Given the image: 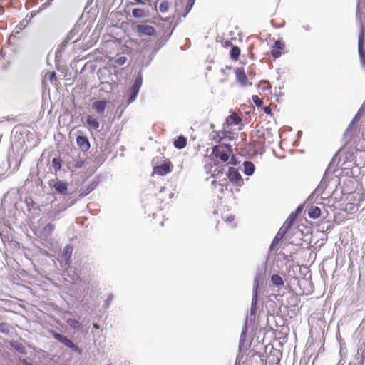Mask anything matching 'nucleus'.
Listing matches in <instances>:
<instances>
[{
  "mask_svg": "<svg viewBox=\"0 0 365 365\" xmlns=\"http://www.w3.org/2000/svg\"><path fill=\"white\" fill-rule=\"evenodd\" d=\"M277 137L276 133H272L270 128H266L262 130L257 131V139L253 140L255 147H257V150H262L266 145L272 144Z\"/></svg>",
  "mask_w": 365,
  "mask_h": 365,
  "instance_id": "f257e3e1",
  "label": "nucleus"
},
{
  "mask_svg": "<svg viewBox=\"0 0 365 365\" xmlns=\"http://www.w3.org/2000/svg\"><path fill=\"white\" fill-rule=\"evenodd\" d=\"M232 153V150L230 145L220 144L213 147L212 154L215 159L225 163L228 161Z\"/></svg>",
  "mask_w": 365,
  "mask_h": 365,
  "instance_id": "f03ea898",
  "label": "nucleus"
},
{
  "mask_svg": "<svg viewBox=\"0 0 365 365\" xmlns=\"http://www.w3.org/2000/svg\"><path fill=\"white\" fill-rule=\"evenodd\" d=\"M236 81L242 87H247L252 86V82L248 80L243 68L237 67L234 71Z\"/></svg>",
  "mask_w": 365,
  "mask_h": 365,
  "instance_id": "7ed1b4c3",
  "label": "nucleus"
},
{
  "mask_svg": "<svg viewBox=\"0 0 365 365\" xmlns=\"http://www.w3.org/2000/svg\"><path fill=\"white\" fill-rule=\"evenodd\" d=\"M141 85H142V78H141V76H138L135 78L133 84L132 85V86L130 87V88L129 90L130 97H129V99L128 101V103H130L135 100L136 96L138 93V91L141 87Z\"/></svg>",
  "mask_w": 365,
  "mask_h": 365,
  "instance_id": "20e7f679",
  "label": "nucleus"
},
{
  "mask_svg": "<svg viewBox=\"0 0 365 365\" xmlns=\"http://www.w3.org/2000/svg\"><path fill=\"white\" fill-rule=\"evenodd\" d=\"M173 165L170 161L166 160L160 165H156L153 168V174L165 175L171 172Z\"/></svg>",
  "mask_w": 365,
  "mask_h": 365,
  "instance_id": "39448f33",
  "label": "nucleus"
},
{
  "mask_svg": "<svg viewBox=\"0 0 365 365\" xmlns=\"http://www.w3.org/2000/svg\"><path fill=\"white\" fill-rule=\"evenodd\" d=\"M135 31L140 36L144 35L152 36H155L156 34L155 28L150 25H137L135 27Z\"/></svg>",
  "mask_w": 365,
  "mask_h": 365,
  "instance_id": "423d86ee",
  "label": "nucleus"
},
{
  "mask_svg": "<svg viewBox=\"0 0 365 365\" xmlns=\"http://www.w3.org/2000/svg\"><path fill=\"white\" fill-rule=\"evenodd\" d=\"M52 336H53L54 339L59 341L65 346L71 348L73 351H77L78 347L73 343L71 340H70L66 336L55 331H52Z\"/></svg>",
  "mask_w": 365,
  "mask_h": 365,
  "instance_id": "0eeeda50",
  "label": "nucleus"
},
{
  "mask_svg": "<svg viewBox=\"0 0 365 365\" xmlns=\"http://www.w3.org/2000/svg\"><path fill=\"white\" fill-rule=\"evenodd\" d=\"M285 48V44L281 40L275 41L274 46L271 49V55L274 58H277L281 56L284 49Z\"/></svg>",
  "mask_w": 365,
  "mask_h": 365,
  "instance_id": "6e6552de",
  "label": "nucleus"
},
{
  "mask_svg": "<svg viewBox=\"0 0 365 365\" xmlns=\"http://www.w3.org/2000/svg\"><path fill=\"white\" fill-rule=\"evenodd\" d=\"M300 207H298L296 210V212H292L280 228L282 229L284 232H287L288 230L293 226L296 220L297 213L300 211Z\"/></svg>",
  "mask_w": 365,
  "mask_h": 365,
  "instance_id": "1a4fd4ad",
  "label": "nucleus"
},
{
  "mask_svg": "<svg viewBox=\"0 0 365 365\" xmlns=\"http://www.w3.org/2000/svg\"><path fill=\"white\" fill-rule=\"evenodd\" d=\"M108 101L106 100L96 101L92 103V108L101 116L104 115V112Z\"/></svg>",
  "mask_w": 365,
  "mask_h": 365,
  "instance_id": "9d476101",
  "label": "nucleus"
},
{
  "mask_svg": "<svg viewBox=\"0 0 365 365\" xmlns=\"http://www.w3.org/2000/svg\"><path fill=\"white\" fill-rule=\"evenodd\" d=\"M227 175L231 182L237 185H240L242 182L241 175L235 168H230Z\"/></svg>",
  "mask_w": 365,
  "mask_h": 365,
  "instance_id": "9b49d317",
  "label": "nucleus"
},
{
  "mask_svg": "<svg viewBox=\"0 0 365 365\" xmlns=\"http://www.w3.org/2000/svg\"><path fill=\"white\" fill-rule=\"evenodd\" d=\"M76 143L80 149L83 152L88 151L91 146L89 140L86 136H77Z\"/></svg>",
  "mask_w": 365,
  "mask_h": 365,
  "instance_id": "f8f14e48",
  "label": "nucleus"
},
{
  "mask_svg": "<svg viewBox=\"0 0 365 365\" xmlns=\"http://www.w3.org/2000/svg\"><path fill=\"white\" fill-rule=\"evenodd\" d=\"M73 246L71 245H67L65 246L62 257L63 258L65 263L68 265H70L71 263V257L73 253Z\"/></svg>",
  "mask_w": 365,
  "mask_h": 365,
  "instance_id": "ddd939ff",
  "label": "nucleus"
},
{
  "mask_svg": "<svg viewBox=\"0 0 365 365\" xmlns=\"http://www.w3.org/2000/svg\"><path fill=\"white\" fill-rule=\"evenodd\" d=\"M56 192L61 195H66L68 191V183L61 180H56L53 184Z\"/></svg>",
  "mask_w": 365,
  "mask_h": 365,
  "instance_id": "4468645a",
  "label": "nucleus"
},
{
  "mask_svg": "<svg viewBox=\"0 0 365 365\" xmlns=\"http://www.w3.org/2000/svg\"><path fill=\"white\" fill-rule=\"evenodd\" d=\"M225 46H231V49L230 51V58L233 61H237L239 59V56L240 55L241 51L240 48L237 46H233L231 42L226 41Z\"/></svg>",
  "mask_w": 365,
  "mask_h": 365,
  "instance_id": "2eb2a0df",
  "label": "nucleus"
},
{
  "mask_svg": "<svg viewBox=\"0 0 365 365\" xmlns=\"http://www.w3.org/2000/svg\"><path fill=\"white\" fill-rule=\"evenodd\" d=\"M242 118L235 112L232 113V114L226 118V123L228 126L237 125L240 124Z\"/></svg>",
  "mask_w": 365,
  "mask_h": 365,
  "instance_id": "dca6fc26",
  "label": "nucleus"
},
{
  "mask_svg": "<svg viewBox=\"0 0 365 365\" xmlns=\"http://www.w3.org/2000/svg\"><path fill=\"white\" fill-rule=\"evenodd\" d=\"M86 123L89 128L93 130H98L100 127V123L98 122V118L91 115L86 117Z\"/></svg>",
  "mask_w": 365,
  "mask_h": 365,
  "instance_id": "f3484780",
  "label": "nucleus"
},
{
  "mask_svg": "<svg viewBox=\"0 0 365 365\" xmlns=\"http://www.w3.org/2000/svg\"><path fill=\"white\" fill-rule=\"evenodd\" d=\"M98 185L96 182H92L87 186L82 187L80 190V197H84L92 192Z\"/></svg>",
  "mask_w": 365,
  "mask_h": 365,
  "instance_id": "a211bd4d",
  "label": "nucleus"
},
{
  "mask_svg": "<svg viewBox=\"0 0 365 365\" xmlns=\"http://www.w3.org/2000/svg\"><path fill=\"white\" fill-rule=\"evenodd\" d=\"M174 146L178 149H182L187 145V138L182 135H180L175 140Z\"/></svg>",
  "mask_w": 365,
  "mask_h": 365,
  "instance_id": "6ab92c4d",
  "label": "nucleus"
},
{
  "mask_svg": "<svg viewBox=\"0 0 365 365\" xmlns=\"http://www.w3.org/2000/svg\"><path fill=\"white\" fill-rule=\"evenodd\" d=\"M359 205L355 202H347L344 207V211L348 214H353L357 212Z\"/></svg>",
  "mask_w": 365,
  "mask_h": 365,
  "instance_id": "aec40b11",
  "label": "nucleus"
},
{
  "mask_svg": "<svg viewBox=\"0 0 365 365\" xmlns=\"http://www.w3.org/2000/svg\"><path fill=\"white\" fill-rule=\"evenodd\" d=\"M308 215L312 219H317L321 215V210L317 206H312L308 211Z\"/></svg>",
  "mask_w": 365,
  "mask_h": 365,
  "instance_id": "412c9836",
  "label": "nucleus"
},
{
  "mask_svg": "<svg viewBox=\"0 0 365 365\" xmlns=\"http://www.w3.org/2000/svg\"><path fill=\"white\" fill-rule=\"evenodd\" d=\"M54 230L55 225L53 223H48L43 227L41 230V234L43 236L48 237L50 236L53 232Z\"/></svg>",
  "mask_w": 365,
  "mask_h": 365,
  "instance_id": "4be33fe9",
  "label": "nucleus"
},
{
  "mask_svg": "<svg viewBox=\"0 0 365 365\" xmlns=\"http://www.w3.org/2000/svg\"><path fill=\"white\" fill-rule=\"evenodd\" d=\"M245 173L247 175H250L254 173L255 166L252 163L246 161L244 163Z\"/></svg>",
  "mask_w": 365,
  "mask_h": 365,
  "instance_id": "5701e85b",
  "label": "nucleus"
},
{
  "mask_svg": "<svg viewBox=\"0 0 365 365\" xmlns=\"http://www.w3.org/2000/svg\"><path fill=\"white\" fill-rule=\"evenodd\" d=\"M271 281H272V284L277 287L284 285L283 279L278 274H273L271 277Z\"/></svg>",
  "mask_w": 365,
  "mask_h": 365,
  "instance_id": "b1692460",
  "label": "nucleus"
},
{
  "mask_svg": "<svg viewBox=\"0 0 365 365\" xmlns=\"http://www.w3.org/2000/svg\"><path fill=\"white\" fill-rule=\"evenodd\" d=\"M132 14L135 18H143L146 16V13L143 9L136 8L132 11Z\"/></svg>",
  "mask_w": 365,
  "mask_h": 365,
  "instance_id": "393cba45",
  "label": "nucleus"
},
{
  "mask_svg": "<svg viewBox=\"0 0 365 365\" xmlns=\"http://www.w3.org/2000/svg\"><path fill=\"white\" fill-rule=\"evenodd\" d=\"M67 324L73 329H81V324L75 319H68L66 321Z\"/></svg>",
  "mask_w": 365,
  "mask_h": 365,
  "instance_id": "a878e982",
  "label": "nucleus"
},
{
  "mask_svg": "<svg viewBox=\"0 0 365 365\" xmlns=\"http://www.w3.org/2000/svg\"><path fill=\"white\" fill-rule=\"evenodd\" d=\"M7 7L19 8L21 6L19 0H6Z\"/></svg>",
  "mask_w": 365,
  "mask_h": 365,
  "instance_id": "bb28decb",
  "label": "nucleus"
},
{
  "mask_svg": "<svg viewBox=\"0 0 365 365\" xmlns=\"http://www.w3.org/2000/svg\"><path fill=\"white\" fill-rule=\"evenodd\" d=\"M52 165L56 170H60L61 168L62 165L61 159L60 158H54L52 160Z\"/></svg>",
  "mask_w": 365,
  "mask_h": 365,
  "instance_id": "cd10ccee",
  "label": "nucleus"
},
{
  "mask_svg": "<svg viewBox=\"0 0 365 365\" xmlns=\"http://www.w3.org/2000/svg\"><path fill=\"white\" fill-rule=\"evenodd\" d=\"M252 99L255 105L258 108L262 107L263 101L262 100L257 96V95H253L252 96Z\"/></svg>",
  "mask_w": 365,
  "mask_h": 365,
  "instance_id": "c85d7f7f",
  "label": "nucleus"
},
{
  "mask_svg": "<svg viewBox=\"0 0 365 365\" xmlns=\"http://www.w3.org/2000/svg\"><path fill=\"white\" fill-rule=\"evenodd\" d=\"M259 87L262 91L269 90L271 88V84L268 81H262L259 84Z\"/></svg>",
  "mask_w": 365,
  "mask_h": 365,
  "instance_id": "c756f323",
  "label": "nucleus"
},
{
  "mask_svg": "<svg viewBox=\"0 0 365 365\" xmlns=\"http://www.w3.org/2000/svg\"><path fill=\"white\" fill-rule=\"evenodd\" d=\"M224 221L228 224H230L231 226L235 225V216L232 215H229L227 216H225L222 217Z\"/></svg>",
  "mask_w": 365,
  "mask_h": 365,
  "instance_id": "7c9ffc66",
  "label": "nucleus"
},
{
  "mask_svg": "<svg viewBox=\"0 0 365 365\" xmlns=\"http://www.w3.org/2000/svg\"><path fill=\"white\" fill-rule=\"evenodd\" d=\"M114 61L118 66H123V64H125L126 63L127 58L123 56H119L116 59H115Z\"/></svg>",
  "mask_w": 365,
  "mask_h": 365,
  "instance_id": "2f4dec72",
  "label": "nucleus"
},
{
  "mask_svg": "<svg viewBox=\"0 0 365 365\" xmlns=\"http://www.w3.org/2000/svg\"><path fill=\"white\" fill-rule=\"evenodd\" d=\"M0 332L7 334L9 332V328L6 323H0Z\"/></svg>",
  "mask_w": 365,
  "mask_h": 365,
  "instance_id": "473e14b6",
  "label": "nucleus"
},
{
  "mask_svg": "<svg viewBox=\"0 0 365 365\" xmlns=\"http://www.w3.org/2000/svg\"><path fill=\"white\" fill-rule=\"evenodd\" d=\"M286 234H287V232L280 228L278 232L277 233L276 236L274 237V238L281 241Z\"/></svg>",
  "mask_w": 365,
  "mask_h": 365,
  "instance_id": "72a5a7b5",
  "label": "nucleus"
},
{
  "mask_svg": "<svg viewBox=\"0 0 365 365\" xmlns=\"http://www.w3.org/2000/svg\"><path fill=\"white\" fill-rule=\"evenodd\" d=\"M6 0H0V16H1L4 13V8L7 7V4L6 3Z\"/></svg>",
  "mask_w": 365,
  "mask_h": 365,
  "instance_id": "f704fd0d",
  "label": "nucleus"
},
{
  "mask_svg": "<svg viewBox=\"0 0 365 365\" xmlns=\"http://www.w3.org/2000/svg\"><path fill=\"white\" fill-rule=\"evenodd\" d=\"M159 9H160V11L161 12H165V11H167V10H168V2H166V1H163V2H162V3L160 4V5Z\"/></svg>",
  "mask_w": 365,
  "mask_h": 365,
  "instance_id": "c9c22d12",
  "label": "nucleus"
},
{
  "mask_svg": "<svg viewBox=\"0 0 365 365\" xmlns=\"http://www.w3.org/2000/svg\"><path fill=\"white\" fill-rule=\"evenodd\" d=\"M262 109L263 110V111L268 115H270L272 116V109L270 108V106H264V107H262Z\"/></svg>",
  "mask_w": 365,
  "mask_h": 365,
  "instance_id": "e433bc0d",
  "label": "nucleus"
},
{
  "mask_svg": "<svg viewBox=\"0 0 365 365\" xmlns=\"http://www.w3.org/2000/svg\"><path fill=\"white\" fill-rule=\"evenodd\" d=\"M26 205L28 207H33L34 205H35V202L33 200L32 198H26V200H25Z\"/></svg>",
  "mask_w": 365,
  "mask_h": 365,
  "instance_id": "4c0bfd02",
  "label": "nucleus"
},
{
  "mask_svg": "<svg viewBox=\"0 0 365 365\" xmlns=\"http://www.w3.org/2000/svg\"><path fill=\"white\" fill-rule=\"evenodd\" d=\"M279 240H277L276 238H274L272 243H271V245H270V249L272 250L274 249V247H276L278 244L279 243Z\"/></svg>",
  "mask_w": 365,
  "mask_h": 365,
  "instance_id": "58836bf2",
  "label": "nucleus"
},
{
  "mask_svg": "<svg viewBox=\"0 0 365 365\" xmlns=\"http://www.w3.org/2000/svg\"><path fill=\"white\" fill-rule=\"evenodd\" d=\"M56 73L54 71L49 74V79L51 81H52L53 79H56Z\"/></svg>",
  "mask_w": 365,
  "mask_h": 365,
  "instance_id": "ea45409f",
  "label": "nucleus"
},
{
  "mask_svg": "<svg viewBox=\"0 0 365 365\" xmlns=\"http://www.w3.org/2000/svg\"><path fill=\"white\" fill-rule=\"evenodd\" d=\"M359 51L361 53L363 51L362 41L359 40Z\"/></svg>",
  "mask_w": 365,
  "mask_h": 365,
  "instance_id": "a19ab883",
  "label": "nucleus"
},
{
  "mask_svg": "<svg viewBox=\"0 0 365 365\" xmlns=\"http://www.w3.org/2000/svg\"><path fill=\"white\" fill-rule=\"evenodd\" d=\"M47 4H43L38 9V11H41L43 9H44L46 7Z\"/></svg>",
  "mask_w": 365,
  "mask_h": 365,
  "instance_id": "79ce46f5",
  "label": "nucleus"
},
{
  "mask_svg": "<svg viewBox=\"0 0 365 365\" xmlns=\"http://www.w3.org/2000/svg\"><path fill=\"white\" fill-rule=\"evenodd\" d=\"M350 130H351V127H349V128L346 129V132H345V134H344V135H348V133H349V132Z\"/></svg>",
  "mask_w": 365,
  "mask_h": 365,
  "instance_id": "37998d69",
  "label": "nucleus"
},
{
  "mask_svg": "<svg viewBox=\"0 0 365 365\" xmlns=\"http://www.w3.org/2000/svg\"><path fill=\"white\" fill-rule=\"evenodd\" d=\"M255 292L257 293V288H258V282L257 281H255Z\"/></svg>",
  "mask_w": 365,
  "mask_h": 365,
  "instance_id": "c03bdc74",
  "label": "nucleus"
},
{
  "mask_svg": "<svg viewBox=\"0 0 365 365\" xmlns=\"http://www.w3.org/2000/svg\"><path fill=\"white\" fill-rule=\"evenodd\" d=\"M134 1L139 4H144V2H143L141 0H134Z\"/></svg>",
  "mask_w": 365,
  "mask_h": 365,
  "instance_id": "a18cd8bd",
  "label": "nucleus"
},
{
  "mask_svg": "<svg viewBox=\"0 0 365 365\" xmlns=\"http://www.w3.org/2000/svg\"><path fill=\"white\" fill-rule=\"evenodd\" d=\"M363 364H364V359L361 358L360 360V365H363Z\"/></svg>",
  "mask_w": 365,
  "mask_h": 365,
  "instance_id": "49530a36",
  "label": "nucleus"
},
{
  "mask_svg": "<svg viewBox=\"0 0 365 365\" xmlns=\"http://www.w3.org/2000/svg\"><path fill=\"white\" fill-rule=\"evenodd\" d=\"M94 327H95L96 329H98V326L97 324H94Z\"/></svg>",
  "mask_w": 365,
  "mask_h": 365,
  "instance_id": "de8ad7c7",
  "label": "nucleus"
},
{
  "mask_svg": "<svg viewBox=\"0 0 365 365\" xmlns=\"http://www.w3.org/2000/svg\"><path fill=\"white\" fill-rule=\"evenodd\" d=\"M4 69L7 68V66H4L3 67Z\"/></svg>",
  "mask_w": 365,
  "mask_h": 365,
  "instance_id": "09e8293b",
  "label": "nucleus"
},
{
  "mask_svg": "<svg viewBox=\"0 0 365 365\" xmlns=\"http://www.w3.org/2000/svg\"><path fill=\"white\" fill-rule=\"evenodd\" d=\"M17 350L21 351V347L17 348Z\"/></svg>",
  "mask_w": 365,
  "mask_h": 365,
  "instance_id": "8fccbe9b",
  "label": "nucleus"
},
{
  "mask_svg": "<svg viewBox=\"0 0 365 365\" xmlns=\"http://www.w3.org/2000/svg\"><path fill=\"white\" fill-rule=\"evenodd\" d=\"M17 350L21 351V347L17 348Z\"/></svg>",
  "mask_w": 365,
  "mask_h": 365,
  "instance_id": "3c124183",
  "label": "nucleus"
},
{
  "mask_svg": "<svg viewBox=\"0 0 365 365\" xmlns=\"http://www.w3.org/2000/svg\"><path fill=\"white\" fill-rule=\"evenodd\" d=\"M27 365H32V364H28Z\"/></svg>",
  "mask_w": 365,
  "mask_h": 365,
  "instance_id": "603ef678",
  "label": "nucleus"
},
{
  "mask_svg": "<svg viewBox=\"0 0 365 365\" xmlns=\"http://www.w3.org/2000/svg\"><path fill=\"white\" fill-rule=\"evenodd\" d=\"M349 365H351V364H349Z\"/></svg>",
  "mask_w": 365,
  "mask_h": 365,
  "instance_id": "864d4df0",
  "label": "nucleus"
},
{
  "mask_svg": "<svg viewBox=\"0 0 365 365\" xmlns=\"http://www.w3.org/2000/svg\"><path fill=\"white\" fill-rule=\"evenodd\" d=\"M107 365H111V364H107Z\"/></svg>",
  "mask_w": 365,
  "mask_h": 365,
  "instance_id": "5fc2aeb1",
  "label": "nucleus"
},
{
  "mask_svg": "<svg viewBox=\"0 0 365 365\" xmlns=\"http://www.w3.org/2000/svg\"><path fill=\"white\" fill-rule=\"evenodd\" d=\"M107 365H111V364H107Z\"/></svg>",
  "mask_w": 365,
  "mask_h": 365,
  "instance_id": "6e6d98bb",
  "label": "nucleus"
}]
</instances>
